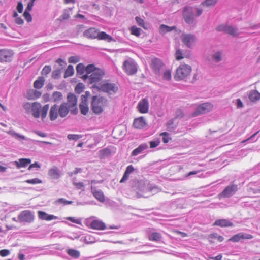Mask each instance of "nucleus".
<instances>
[{"label": "nucleus", "mask_w": 260, "mask_h": 260, "mask_svg": "<svg viewBox=\"0 0 260 260\" xmlns=\"http://www.w3.org/2000/svg\"><path fill=\"white\" fill-rule=\"evenodd\" d=\"M23 106L27 113H31L35 118H39L41 115L42 119L46 117L49 107V105L46 104L41 110V105L37 102L25 103Z\"/></svg>", "instance_id": "nucleus-1"}, {"label": "nucleus", "mask_w": 260, "mask_h": 260, "mask_svg": "<svg viewBox=\"0 0 260 260\" xmlns=\"http://www.w3.org/2000/svg\"><path fill=\"white\" fill-rule=\"evenodd\" d=\"M70 111L73 112V110L68 107V103L65 102L60 104L59 106L56 104L53 105L51 106L49 113L50 119L51 121H54L57 118L58 116L64 118L68 115Z\"/></svg>", "instance_id": "nucleus-2"}, {"label": "nucleus", "mask_w": 260, "mask_h": 260, "mask_svg": "<svg viewBox=\"0 0 260 260\" xmlns=\"http://www.w3.org/2000/svg\"><path fill=\"white\" fill-rule=\"evenodd\" d=\"M191 67L186 64H182L177 68L174 75V79L176 81L185 79L191 73Z\"/></svg>", "instance_id": "nucleus-3"}, {"label": "nucleus", "mask_w": 260, "mask_h": 260, "mask_svg": "<svg viewBox=\"0 0 260 260\" xmlns=\"http://www.w3.org/2000/svg\"><path fill=\"white\" fill-rule=\"evenodd\" d=\"M105 75L104 72L101 69H96L93 73L89 75V83L93 84L92 88L96 89L102 83V81Z\"/></svg>", "instance_id": "nucleus-4"}, {"label": "nucleus", "mask_w": 260, "mask_h": 260, "mask_svg": "<svg viewBox=\"0 0 260 260\" xmlns=\"http://www.w3.org/2000/svg\"><path fill=\"white\" fill-rule=\"evenodd\" d=\"M106 100L101 97L93 96L91 103V109L92 111L96 114H100L104 111L105 107L106 106Z\"/></svg>", "instance_id": "nucleus-5"}, {"label": "nucleus", "mask_w": 260, "mask_h": 260, "mask_svg": "<svg viewBox=\"0 0 260 260\" xmlns=\"http://www.w3.org/2000/svg\"><path fill=\"white\" fill-rule=\"evenodd\" d=\"M97 90L106 92L109 94H113L117 91L118 87L114 83L110 82L108 81H104L97 88Z\"/></svg>", "instance_id": "nucleus-6"}, {"label": "nucleus", "mask_w": 260, "mask_h": 260, "mask_svg": "<svg viewBox=\"0 0 260 260\" xmlns=\"http://www.w3.org/2000/svg\"><path fill=\"white\" fill-rule=\"evenodd\" d=\"M122 69L127 75H133L137 72V67L134 60L129 58L124 61Z\"/></svg>", "instance_id": "nucleus-7"}, {"label": "nucleus", "mask_w": 260, "mask_h": 260, "mask_svg": "<svg viewBox=\"0 0 260 260\" xmlns=\"http://www.w3.org/2000/svg\"><path fill=\"white\" fill-rule=\"evenodd\" d=\"M213 105L209 103H205L199 105L196 110L191 114V117H195L210 112L213 109Z\"/></svg>", "instance_id": "nucleus-8"}, {"label": "nucleus", "mask_w": 260, "mask_h": 260, "mask_svg": "<svg viewBox=\"0 0 260 260\" xmlns=\"http://www.w3.org/2000/svg\"><path fill=\"white\" fill-rule=\"evenodd\" d=\"M14 53L12 50L6 48L0 49V62H10L12 60Z\"/></svg>", "instance_id": "nucleus-9"}, {"label": "nucleus", "mask_w": 260, "mask_h": 260, "mask_svg": "<svg viewBox=\"0 0 260 260\" xmlns=\"http://www.w3.org/2000/svg\"><path fill=\"white\" fill-rule=\"evenodd\" d=\"M238 190V186L232 184L227 186L219 194V198H229L233 195Z\"/></svg>", "instance_id": "nucleus-10"}, {"label": "nucleus", "mask_w": 260, "mask_h": 260, "mask_svg": "<svg viewBox=\"0 0 260 260\" xmlns=\"http://www.w3.org/2000/svg\"><path fill=\"white\" fill-rule=\"evenodd\" d=\"M18 219L21 221L30 223L34 220V215L30 211L25 210L20 214Z\"/></svg>", "instance_id": "nucleus-11"}, {"label": "nucleus", "mask_w": 260, "mask_h": 260, "mask_svg": "<svg viewBox=\"0 0 260 260\" xmlns=\"http://www.w3.org/2000/svg\"><path fill=\"white\" fill-rule=\"evenodd\" d=\"M183 16L185 22L188 24H191L193 22V11L192 8L186 7L183 12Z\"/></svg>", "instance_id": "nucleus-12"}, {"label": "nucleus", "mask_w": 260, "mask_h": 260, "mask_svg": "<svg viewBox=\"0 0 260 260\" xmlns=\"http://www.w3.org/2000/svg\"><path fill=\"white\" fill-rule=\"evenodd\" d=\"M181 40L184 44L190 48L195 42L196 38L193 35L184 34L181 36Z\"/></svg>", "instance_id": "nucleus-13"}, {"label": "nucleus", "mask_w": 260, "mask_h": 260, "mask_svg": "<svg viewBox=\"0 0 260 260\" xmlns=\"http://www.w3.org/2000/svg\"><path fill=\"white\" fill-rule=\"evenodd\" d=\"M77 98L76 96L73 93H70L67 96V102H65L66 103H68V107L73 111V110H77ZM73 113H75L73 111Z\"/></svg>", "instance_id": "nucleus-14"}, {"label": "nucleus", "mask_w": 260, "mask_h": 260, "mask_svg": "<svg viewBox=\"0 0 260 260\" xmlns=\"http://www.w3.org/2000/svg\"><path fill=\"white\" fill-rule=\"evenodd\" d=\"M164 66L162 61L158 58H154L151 61V67L156 74L160 73Z\"/></svg>", "instance_id": "nucleus-15"}, {"label": "nucleus", "mask_w": 260, "mask_h": 260, "mask_svg": "<svg viewBox=\"0 0 260 260\" xmlns=\"http://www.w3.org/2000/svg\"><path fill=\"white\" fill-rule=\"evenodd\" d=\"M145 183L143 180H138L133 186L134 189L137 194V197H142V193L144 192L145 188Z\"/></svg>", "instance_id": "nucleus-16"}, {"label": "nucleus", "mask_w": 260, "mask_h": 260, "mask_svg": "<svg viewBox=\"0 0 260 260\" xmlns=\"http://www.w3.org/2000/svg\"><path fill=\"white\" fill-rule=\"evenodd\" d=\"M139 112L141 113H147L149 109V103L146 98H144L141 100L137 106Z\"/></svg>", "instance_id": "nucleus-17"}, {"label": "nucleus", "mask_w": 260, "mask_h": 260, "mask_svg": "<svg viewBox=\"0 0 260 260\" xmlns=\"http://www.w3.org/2000/svg\"><path fill=\"white\" fill-rule=\"evenodd\" d=\"M252 238V236L250 234L240 233L232 236L229 240L237 242L241 239H251Z\"/></svg>", "instance_id": "nucleus-18"}, {"label": "nucleus", "mask_w": 260, "mask_h": 260, "mask_svg": "<svg viewBox=\"0 0 260 260\" xmlns=\"http://www.w3.org/2000/svg\"><path fill=\"white\" fill-rule=\"evenodd\" d=\"M99 30L94 27H91L85 30L83 32V36L90 39H94L97 38Z\"/></svg>", "instance_id": "nucleus-19"}, {"label": "nucleus", "mask_w": 260, "mask_h": 260, "mask_svg": "<svg viewBox=\"0 0 260 260\" xmlns=\"http://www.w3.org/2000/svg\"><path fill=\"white\" fill-rule=\"evenodd\" d=\"M89 228L96 230H104L106 229V226L101 220H94L90 223Z\"/></svg>", "instance_id": "nucleus-20"}, {"label": "nucleus", "mask_w": 260, "mask_h": 260, "mask_svg": "<svg viewBox=\"0 0 260 260\" xmlns=\"http://www.w3.org/2000/svg\"><path fill=\"white\" fill-rule=\"evenodd\" d=\"M217 29L219 31H223L226 33L230 34L233 36H236L238 35L237 30L235 29L232 26H226V25H221L219 26Z\"/></svg>", "instance_id": "nucleus-21"}, {"label": "nucleus", "mask_w": 260, "mask_h": 260, "mask_svg": "<svg viewBox=\"0 0 260 260\" xmlns=\"http://www.w3.org/2000/svg\"><path fill=\"white\" fill-rule=\"evenodd\" d=\"M134 126L137 129H142L147 125V122L143 116L135 118L133 122Z\"/></svg>", "instance_id": "nucleus-22"}, {"label": "nucleus", "mask_w": 260, "mask_h": 260, "mask_svg": "<svg viewBox=\"0 0 260 260\" xmlns=\"http://www.w3.org/2000/svg\"><path fill=\"white\" fill-rule=\"evenodd\" d=\"M82 102L79 105V108L81 111V113L85 115L87 114L89 111L88 104L87 103V97L85 95H82L81 96Z\"/></svg>", "instance_id": "nucleus-23"}, {"label": "nucleus", "mask_w": 260, "mask_h": 260, "mask_svg": "<svg viewBox=\"0 0 260 260\" xmlns=\"http://www.w3.org/2000/svg\"><path fill=\"white\" fill-rule=\"evenodd\" d=\"M213 226H219L222 228L231 227L233 223L226 219H220L216 220L213 224Z\"/></svg>", "instance_id": "nucleus-24"}, {"label": "nucleus", "mask_w": 260, "mask_h": 260, "mask_svg": "<svg viewBox=\"0 0 260 260\" xmlns=\"http://www.w3.org/2000/svg\"><path fill=\"white\" fill-rule=\"evenodd\" d=\"M91 190L92 193L96 199L102 203H103L105 201V196L102 191L101 190H97L93 186L91 187Z\"/></svg>", "instance_id": "nucleus-25"}, {"label": "nucleus", "mask_w": 260, "mask_h": 260, "mask_svg": "<svg viewBox=\"0 0 260 260\" xmlns=\"http://www.w3.org/2000/svg\"><path fill=\"white\" fill-rule=\"evenodd\" d=\"M38 217L41 220L50 221L53 219H56L57 217L53 215H49L45 212L39 211L38 212Z\"/></svg>", "instance_id": "nucleus-26"}, {"label": "nucleus", "mask_w": 260, "mask_h": 260, "mask_svg": "<svg viewBox=\"0 0 260 260\" xmlns=\"http://www.w3.org/2000/svg\"><path fill=\"white\" fill-rule=\"evenodd\" d=\"M148 148V145L146 143L140 144L137 148L135 149L131 153L132 156H137L142 153L145 150Z\"/></svg>", "instance_id": "nucleus-27"}, {"label": "nucleus", "mask_w": 260, "mask_h": 260, "mask_svg": "<svg viewBox=\"0 0 260 260\" xmlns=\"http://www.w3.org/2000/svg\"><path fill=\"white\" fill-rule=\"evenodd\" d=\"M134 170L135 169L132 165L128 166L126 168L122 178L120 180V183H123L126 181L129 178V174L134 172Z\"/></svg>", "instance_id": "nucleus-28"}, {"label": "nucleus", "mask_w": 260, "mask_h": 260, "mask_svg": "<svg viewBox=\"0 0 260 260\" xmlns=\"http://www.w3.org/2000/svg\"><path fill=\"white\" fill-rule=\"evenodd\" d=\"M176 29L175 26H169L165 24H161L159 26V33L164 35L172 30H176Z\"/></svg>", "instance_id": "nucleus-29"}, {"label": "nucleus", "mask_w": 260, "mask_h": 260, "mask_svg": "<svg viewBox=\"0 0 260 260\" xmlns=\"http://www.w3.org/2000/svg\"><path fill=\"white\" fill-rule=\"evenodd\" d=\"M30 162L31 160L28 158H21L19 159L18 161H16L15 162L16 167L19 169L21 167H26Z\"/></svg>", "instance_id": "nucleus-30"}, {"label": "nucleus", "mask_w": 260, "mask_h": 260, "mask_svg": "<svg viewBox=\"0 0 260 260\" xmlns=\"http://www.w3.org/2000/svg\"><path fill=\"white\" fill-rule=\"evenodd\" d=\"M99 40H105L108 42H110L112 40V36L106 34L104 31H98L97 38Z\"/></svg>", "instance_id": "nucleus-31"}, {"label": "nucleus", "mask_w": 260, "mask_h": 260, "mask_svg": "<svg viewBox=\"0 0 260 260\" xmlns=\"http://www.w3.org/2000/svg\"><path fill=\"white\" fill-rule=\"evenodd\" d=\"M48 175L52 179H58L60 176L59 170L57 167L51 168L48 170Z\"/></svg>", "instance_id": "nucleus-32"}, {"label": "nucleus", "mask_w": 260, "mask_h": 260, "mask_svg": "<svg viewBox=\"0 0 260 260\" xmlns=\"http://www.w3.org/2000/svg\"><path fill=\"white\" fill-rule=\"evenodd\" d=\"M41 93L39 91L34 90H30L27 94V98L28 100H34L39 98Z\"/></svg>", "instance_id": "nucleus-33"}, {"label": "nucleus", "mask_w": 260, "mask_h": 260, "mask_svg": "<svg viewBox=\"0 0 260 260\" xmlns=\"http://www.w3.org/2000/svg\"><path fill=\"white\" fill-rule=\"evenodd\" d=\"M96 69H98V68H95L93 64H89L85 68V72L86 73V75H83V78L84 79H85L89 77V75L92 74L93 73L94 70Z\"/></svg>", "instance_id": "nucleus-34"}, {"label": "nucleus", "mask_w": 260, "mask_h": 260, "mask_svg": "<svg viewBox=\"0 0 260 260\" xmlns=\"http://www.w3.org/2000/svg\"><path fill=\"white\" fill-rule=\"evenodd\" d=\"M53 101L56 103H60L63 100L62 94L60 92L55 91L52 94Z\"/></svg>", "instance_id": "nucleus-35"}, {"label": "nucleus", "mask_w": 260, "mask_h": 260, "mask_svg": "<svg viewBox=\"0 0 260 260\" xmlns=\"http://www.w3.org/2000/svg\"><path fill=\"white\" fill-rule=\"evenodd\" d=\"M249 99L252 102H255L260 99V93L256 90H252L249 94Z\"/></svg>", "instance_id": "nucleus-36"}, {"label": "nucleus", "mask_w": 260, "mask_h": 260, "mask_svg": "<svg viewBox=\"0 0 260 260\" xmlns=\"http://www.w3.org/2000/svg\"><path fill=\"white\" fill-rule=\"evenodd\" d=\"M44 79L43 77H40L34 83V86L35 88L40 89L43 87L44 83Z\"/></svg>", "instance_id": "nucleus-37"}, {"label": "nucleus", "mask_w": 260, "mask_h": 260, "mask_svg": "<svg viewBox=\"0 0 260 260\" xmlns=\"http://www.w3.org/2000/svg\"><path fill=\"white\" fill-rule=\"evenodd\" d=\"M161 235L160 233L157 232L152 233L149 236V239L150 241H158L160 240L161 238Z\"/></svg>", "instance_id": "nucleus-38"}, {"label": "nucleus", "mask_w": 260, "mask_h": 260, "mask_svg": "<svg viewBox=\"0 0 260 260\" xmlns=\"http://www.w3.org/2000/svg\"><path fill=\"white\" fill-rule=\"evenodd\" d=\"M67 253L70 256H71V257H72L74 258H78L80 256L79 251H78L76 250L72 249H69L67 251Z\"/></svg>", "instance_id": "nucleus-39"}, {"label": "nucleus", "mask_w": 260, "mask_h": 260, "mask_svg": "<svg viewBox=\"0 0 260 260\" xmlns=\"http://www.w3.org/2000/svg\"><path fill=\"white\" fill-rule=\"evenodd\" d=\"M74 70L73 67L72 65H69L65 71L64 76L65 78L71 76L74 74Z\"/></svg>", "instance_id": "nucleus-40"}, {"label": "nucleus", "mask_w": 260, "mask_h": 260, "mask_svg": "<svg viewBox=\"0 0 260 260\" xmlns=\"http://www.w3.org/2000/svg\"><path fill=\"white\" fill-rule=\"evenodd\" d=\"M85 87L84 85L82 83H79L75 88V91L76 93L80 94L84 90Z\"/></svg>", "instance_id": "nucleus-41"}, {"label": "nucleus", "mask_w": 260, "mask_h": 260, "mask_svg": "<svg viewBox=\"0 0 260 260\" xmlns=\"http://www.w3.org/2000/svg\"><path fill=\"white\" fill-rule=\"evenodd\" d=\"M76 71L78 74L83 75L85 72L84 66L82 63L78 64L76 67Z\"/></svg>", "instance_id": "nucleus-42"}, {"label": "nucleus", "mask_w": 260, "mask_h": 260, "mask_svg": "<svg viewBox=\"0 0 260 260\" xmlns=\"http://www.w3.org/2000/svg\"><path fill=\"white\" fill-rule=\"evenodd\" d=\"M171 71L170 70H166L162 75V78L166 80H170L171 79Z\"/></svg>", "instance_id": "nucleus-43"}, {"label": "nucleus", "mask_w": 260, "mask_h": 260, "mask_svg": "<svg viewBox=\"0 0 260 260\" xmlns=\"http://www.w3.org/2000/svg\"><path fill=\"white\" fill-rule=\"evenodd\" d=\"M160 136L162 137V141L164 143L169 142L171 138L169 137V135L167 132H163L160 133Z\"/></svg>", "instance_id": "nucleus-44"}, {"label": "nucleus", "mask_w": 260, "mask_h": 260, "mask_svg": "<svg viewBox=\"0 0 260 260\" xmlns=\"http://www.w3.org/2000/svg\"><path fill=\"white\" fill-rule=\"evenodd\" d=\"M217 0H205L202 3V5L207 7L212 6L215 5Z\"/></svg>", "instance_id": "nucleus-45"}, {"label": "nucleus", "mask_w": 260, "mask_h": 260, "mask_svg": "<svg viewBox=\"0 0 260 260\" xmlns=\"http://www.w3.org/2000/svg\"><path fill=\"white\" fill-rule=\"evenodd\" d=\"M175 57L177 60H180L183 59L185 57L183 56L182 51L180 49H178L175 52Z\"/></svg>", "instance_id": "nucleus-46"}, {"label": "nucleus", "mask_w": 260, "mask_h": 260, "mask_svg": "<svg viewBox=\"0 0 260 260\" xmlns=\"http://www.w3.org/2000/svg\"><path fill=\"white\" fill-rule=\"evenodd\" d=\"M209 237L211 239H217L219 242H222L224 240V238L220 235H218L217 233H213L209 235Z\"/></svg>", "instance_id": "nucleus-47"}, {"label": "nucleus", "mask_w": 260, "mask_h": 260, "mask_svg": "<svg viewBox=\"0 0 260 260\" xmlns=\"http://www.w3.org/2000/svg\"><path fill=\"white\" fill-rule=\"evenodd\" d=\"M140 28H137V27L136 26H132L131 28V34L133 35H135L137 37H138L140 36Z\"/></svg>", "instance_id": "nucleus-48"}, {"label": "nucleus", "mask_w": 260, "mask_h": 260, "mask_svg": "<svg viewBox=\"0 0 260 260\" xmlns=\"http://www.w3.org/2000/svg\"><path fill=\"white\" fill-rule=\"evenodd\" d=\"M25 182L28 184H36L42 183V181L38 178H34L32 179H28L25 181Z\"/></svg>", "instance_id": "nucleus-49"}, {"label": "nucleus", "mask_w": 260, "mask_h": 260, "mask_svg": "<svg viewBox=\"0 0 260 260\" xmlns=\"http://www.w3.org/2000/svg\"><path fill=\"white\" fill-rule=\"evenodd\" d=\"M135 20L139 26L142 27L143 28H144L145 29L146 28L145 26V22H144V21L143 19H142V18H141L139 17H136L135 18Z\"/></svg>", "instance_id": "nucleus-50"}, {"label": "nucleus", "mask_w": 260, "mask_h": 260, "mask_svg": "<svg viewBox=\"0 0 260 260\" xmlns=\"http://www.w3.org/2000/svg\"><path fill=\"white\" fill-rule=\"evenodd\" d=\"M56 202H57V203L61 204L64 205H68V204H72L73 203L72 201H67L63 198L58 199Z\"/></svg>", "instance_id": "nucleus-51"}, {"label": "nucleus", "mask_w": 260, "mask_h": 260, "mask_svg": "<svg viewBox=\"0 0 260 260\" xmlns=\"http://www.w3.org/2000/svg\"><path fill=\"white\" fill-rule=\"evenodd\" d=\"M51 68L50 66H45L42 71V74L43 75H47L51 72Z\"/></svg>", "instance_id": "nucleus-52"}, {"label": "nucleus", "mask_w": 260, "mask_h": 260, "mask_svg": "<svg viewBox=\"0 0 260 260\" xmlns=\"http://www.w3.org/2000/svg\"><path fill=\"white\" fill-rule=\"evenodd\" d=\"M67 137L69 140H73L76 141L81 138L82 136L76 134H69Z\"/></svg>", "instance_id": "nucleus-53"}, {"label": "nucleus", "mask_w": 260, "mask_h": 260, "mask_svg": "<svg viewBox=\"0 0 260 260\" xmlns=\"http://www.w3.org/2000/svg\"><path fill=\"white\" fill-rule=\"evenodd\" d=\"M23 16H24V18L25 19V20L28 22L31 21V20H32L31 16L29 12H27V10H25V11L23 13Z\"/></svg>", "instance_id": "nucleus-54"}, {"label": "nucleus", "mask_w": 260, "mask_h": 260, "mask_svg": "<svg viewBox=\"0 0 260 260\" xmlns=\"http://www.w3.org/2000/svg\"><path fill=\"white\" fill-rule=\"evenodd\" d=\"M74 185L78 189H84V185L83 182H74Z\"/></svg>", "instance_id": "nucleus-55"}, {"label": "nucleus", "mask_w": 260, "mask_h": 260, "mask_svg": "<svg viewBox=\"0 0 260 260\" xmlns=\"http://www.w3.org/2000/svg\"><path fill=\"white\" fill-rule=\"evenodd\" d=\"M8 134H11L12 136H15L17 138H20V139H21L22 140H25V137L24 136L20 135H19V134H18L17 133H15L14 132L11 131H9L8 132Z\"/></svg>", "instance_id": "nucleus-56"}, {"label": "nucleus", "mask_w": 260, "mask_h": 260, "mask_svg": "<svg viewBox=\"0 0 260 260\" xmlns=\"http://www.w3.org/2000/svg\"><path fill=\"white\" fill-rule=\"evenodd\" d=\"M213 58L216 61L218 62L221 59V55L220 52H216L213 55Z\"/></svg>", "instance_id": "nucleus-57"}, {"label": "nucleus", "mask_w": 260, "mask_h": 260, "mask_svg": "<svg viewBox=\"0 0 260 260\" xmlns=\"http://www.w3.org/2000/svg\"><path fill=\"white\" fill-rule=\"evenodd\" d=\"M67 219L69 221H71L73 223H76V224H81V221L80 219H76L74 217H69L67 218Z\"/></svg>", "instance_id": "nucleus-58"}, {"label": "nucleus", "mask_w": 260, "mask_h": 260, "mask_svg": "<svg viewBox=\"0 0 260 260\" xmlns=\"http://www.w3.org/2000/svg\"><path fill=\"white\" fill-rule=\"evenodd\" d=\"M10 253V251L8 249H3L0 250V255L2 257L8 256Z\"/></svg>", "instance_id": "nucleus-59"}, {"label": "nucleus", "mask_w": 260, "mask_h": 260, "mask_svg": "<svg viewBox=\"0 0 260 260\" xmlns=\"http://www.w3.org/2000/svg\"><path fill=\"white\" fill-rule=\"evenodd\" d=\"M85 28V26L83 25H78L76 27V31L77 34H79L83 31Z\"/></svg>", "instance_id": "nucleus-60"}, {"label": "nucleus", "mask_w": 260, "mask_h": 260, "mask_svg": "<svg viewBox=\"0 0 260 260\" xmlns=\"http://www.w3.org/2000/svg\"><path fill=\"white\" fill-rule=\"evenodd\" d=\"M69 62L76 63L79 61V58L76 56H71L69 58Z\"/></svg>", "instance_id": "nucleus-61"}, {"label": "nucleus", "mask_w": 260, "mask_h": 260, "mask_svg": "<svg viewBox=\"0 0 260 260\" xmlns=\"http://www.w3.org/2000/svg\"><path fill=\"white\" fill-rule=\"evenodd\" d=\"M149 144H150V148H153L157 147L159 145V141H150L149 142Z\"/></svg>", "instance_id": "nucleus-62"}, {"label": "nucleus", "mask_w": 260, "mask_h": 260, "mask_svg": "<svg viewBox=\"0 0 260 260\" xmlns=\"http://www.w3.org/2000/svg\"><path fill=\"white\" fill-rule=\"evenodd\" d=\"M23 6L22 2H18V4H17V10L18 12L20 13H22V11H23Z\"/></svg>", "instance_id": "nucleus-63"}, {"label": "nucleus", "mask_w": 260, "mask_h": 260, "mask_svg": "<svg viewBox=\"0 0 260 260\" xmlns=\"http://www.w3.org/2000/svg\"><path fill=\"white\" fill-rule=\"evenodd\" d=\"M33 6H34V2L30 1L27 4V6L25 10H27V12H29L31 10Z\"/></svg>", "instance_id": "nucleus-64"}]
</instances>
